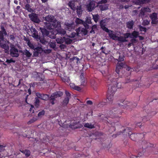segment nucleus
Masks as SVG:
<instances>
[{
  "mask_svg": "<svg viewBox=\"0 0 158 158\" xmlns=\"http://www.w3.org/2000/svg\"><path fill=\"white\" fill-rule=\"evenodd\" d=\"M145 143V141H143L142 142V144L143 145V147H142V149H140L138 151V155L139 156H141L143 155L144 154V151L145 150V147L148 148H150L148 149L149 150H153L155 149L154 148H150L153 147L154 144H151L149 143L146 142L145 144H144Z\"/></svg>",
  "mask_w": 158,
  "mask_h": 158,
  "instance_id": "7ed1b4c3",
  "label": "nucleus"
},
{
  "mask_svg": "<svg viewBox=\"0 0 158 158\" xmlns=\"http://www.w3.org/2000/svg\"><path fill=\"white\" fill-rule=\"evenodd\" d=\"M77 36H81L87 35L88 31L87 30L84 28L79 27L76 31Z\"/></svg>",
  "mask_w": 158,
  "mask_h": 158,
  "instance_id": "1a4fd4ad",
  "label": "nucleus"
},
{
  "mask_svg": "<svg viewBox=\"0 0 158 158\" xmlns=\"http://www.w3.org/2000/svg\"><path fill=\"white\" fill-rule=\"evenodd\" d=\"M63 93L62 92L58 91L53 93L51 95L50 98L51 100H55L56 98L62 96Z\"/></svg>",
  "mask_w": 158,
  "mask_h": 158,
  "instance_id": "4468645a",
  "label": "nucleus"
},
{
  "mask_svg": "<svg viewBox=\"0 0 158 158\" xmlns=\"http://www.w3.org/2000/svg\"><path fill=\"white\" fill-rule=\"evenodd\" d=\"M15 60H13L12 59H11L10 60H7L6 61V62H7L8 63H10L12 62L15 63Z\"/></svg>",
  "mask_w": 158,
  "mask_h": 158,
  "instance_id": "0e129e2a",
  "label": "nucleus"
},
{
  "mask_svg": "<svg viewBox=\"0 0 158 158\" xmlns=\"http://www.w3.org/2000/svg\"><path fill=\"white\" fill-rule=\"evenodd\" d=\"M69 6L73 10L76 9V6L75 4V2L74 1H70L68 3Z\"/></svg>",
  "mask_w": 158,
  "mask_h": 158,
  "instance_id": "5701e85b",
  "label": "nucleus"
},
{
  "mask_svg": "<svg viewBox=\"0 0 158 158\" xmlns=\"http://www.w3.org/2000/svg\"><path fill=\"white\" fill-rule=\"evenodd\" d=\"M21 152L24 153L26 157H28L30 155L31 152L30 151L28 150H25L21 151Z\"/></svg>",
  "mask_w": 158,
  "mask_h": 158,
  "instance_id": "473e14b6",
  "label": "nucleus"
},
{
  "mask_svg": "<svg viewBox=\"0 0 158 158\" xmlns=\"http://www.w3.org/2000/svg\"><path fill=\"white\" fill-rule=\"evenodd\" d=\"M61 25L59 21H57V20L54 23H50V24L48 23L46 25V28L49 30H52L54 29V28H56L58 29L60 28Z\"/></svg>",
  "mask_w": 158,
  "mask_h": 158,
  "instance_id": "20e7f679",
  "label": "nucleus"
},
{
  "mask_svg": "<svg viewBox=\"0 0 158 158\" xmlns=\"http://www.w3.org/2000/svg\"><path fill=\"white\" fill-rule=\"evenodd\" d=\"M84 126L85 127L91 129L94 128L95 127L94 125L88 123H85Z\"/></svg>",
  "mask_w": 158,
  "mask_h": 158,
  "instance_id": "e433bc0d",
  "label": "nucleus"
},
{
  "mask_svg": "<svg viewBox=\"0 0 158 158\" xmlns=\"http://www.w3.org/2000/svg\"><path fill=\"white\" fill-rule=\"evenodd\" d=\"M10 54L12 57H18L19 56L18 50L12 44L10 45Z\"/></svg>",
  "mask_w": 158,
  "mask_h": 158,
  "instance_id": "39448f33",
  "label": "nucleus"
},
{
  "mask_svg": "<svg viewBox=\"0 0 158 158\" xmlns=\"http://www.w3.org/2000/svg\"><path fill=\"white\" fill-rule=\"evenodd\" d=\"M151 10L149 8L143 7L141 8L140 12L139 15L141 16H143L147 12H150Z\"/></svg>",
  "mask_w": 158,
  "mask_h": 158,
  "instance_id": "f3484780",
  "label": "nucleus"
},
{
  "mask_svg": "<svg viewBox=\"0 0 158 158\" xmlns=\"http://www.w3.org/2000/svg\"><path fill=\"white\" fill-rule=\"evenodd\" d=\"M43 18L44 20L47 21V22L44 23L46 27V25L47 24H50V23H52L55 22L56 21V19L54 17L51 15H48L45 17H43Z\"/></svg>",
  "mask_w": 158,
  "mask_h": 158,
  "instance_id": "0eeeda50",
  "label": "nucleus"
},
{
  "mask_svg": "<svg viewBox=\"0 0 158 158\" xmlns=\"http://www.w3.org/2000/svg\"><path fill=\"white\" fill-rule=\"evenodd\" d=\"M41 31L44 36H48L49 34V32L44 28H40Z\"/></svg>",
  "mask_w": 158,
  "mask_h": 158,
  "instance_id": "c85d7f7f",
  "label": "nucleus"
},
{
  "mask_svg": "<svg viewBox=\"0 0 158 158\" xmlns=\"http://www.w3.org/2000/svg\"><path fill=\"white\" fill-rule=\"evenodd\" d=\"M77 13L78 14V15H80L82 14V11L81 9L80 8H77Z\"/></svg>",
  "mask_w": 158,
  "mask_h": 158,
  "instance_id": "052dcab7",
  "label": "nucleus"
},
{
  "mask_svg": "<svg viewBox=\"0 0 158 158\" xmlns=\"http://www.w3.org/2000/svg\"><path fill=\"white\" fill-rule=\"evenodd\" d=\"M57 43L58 44H61L63 42V40L60 38H57L56 40Z\"/></svg>",
  "mask_w": 158,
  "mask_h": 158,
  "instance_id": "5fc2aeb1",
  "label": "nucleus"
},
{
  "mask_svg": "<svg viewBox=\"0 0 158 158\" xmlns=\"http://www.w3.org/2000/svg\"><path fill=\"white\" fill-rule=\"evenodd\" d=\"M114 93L109 90V93L107 97V102L109 103H112L114 99Z\"/></svg>",
  "mask_w": 158,
  "mask_h": 158,
  "instance_id": "a211bd4d",
  "label": "nucleus"
},
{
  "mask_svg": "<svg viewBox=\"0 0 158 158\" xmlns=\"http://www.w3.org/2000/svg\"><path fill=\"white\" fill-rule=\"evenodd\" d=\"M124 35L125 37H124L126 38H126H128L130 37L131 38V33H126L124 34Z\"/></svg>",
  "mask_w": 158,
  "mask_h": 158,
  "instance_id": "603ef678",
  "label": "nucleus"
},
{
  "mask_svg": "<svg viewBox=\"0 0 158 158\" xmlns=\"http://www.w3.org/2000/svg\"><path fill=\"white\" fill-rule=\"evenodd\" d=\"M60 125L61 126L65 128H68L69 127V125L66 124H63L62 125H61L60 124Z\"/></svg>",
  "mask_w": 158,
  "mask_h": 158,
  "instance_id": "69168bd1",
  "label": "nucleus"
},
{
  "mask_svg": "<svg viewBox=\"0 0 158 158\" xmlns=\"http://www.w3.org/2000/svg\"><path fill=\"white\" fill-rule=\"evenodd\" d=\"M76 35H77V33L75 32H73L69 35V37L71 38H74Z\"/></svg>",
  "mask_w": 158,
  "mask_h": 158,
  "instance_id": "e2e57ef3",
  "label": "nucleus"
},
{
  "mask_svg": "<svg viewBox=\"0 0 158 158\" xmlns=\"http://www.w3.org/2000/svg\"><path fill=\"white\" fill-rule=\"evenodd\" d=\"M49 46L51 48H52L53 49H54L55 48L56 46V42L55 41H50L49 43Z\"/></svg>",
  "mask_w": 158,
  "mask_h": 158,
  "instance_id": "2f4dec72",
  "label": "nucleus"
},
{
  "mask_svg": "<svg viewBox=\"0 0 158 158\" xmlns=\"http://www.w3.org/2000/svg\"><path fill=\"white\" fill-rule=\"evenodd\" d=\"M23 54L26 55V56L28 57H30L31 55V54L27 49H25L24 50V52L23 53Z\"/></svg>",
  "mask_w": 158,
  "mask_h": 158,
  "instance_id": "4c0bfd02",
  "label": "nucleus"
},
{
  "mask_svg": "<svg viewBox=\"0 0 158 158\" xmlns=\"http://www.w3.org/2000/svg\"><path fill=\"white\" fill-rule=\"evenodd\" d=\"M38 118L37 117H33L32 119H31L30 121H29L28 122V124H30L31 123H33L35 121L38 119Z\"/></svg>",
  "mask_w": 158,
  "mask_h": 158,
  "instance_id": "49530a36",
  "label": "nucleus"
},
{
  "mask_svg": "<svg viewBox=\"0 0 158 158\" xmlns=\"http://www.w3.org/2000/svg\"><path fill=\"white\" fill-rule=\"evenodd\" d=\"M139 29L141 31H143L144 32H146V28L144 27H143L140 26L139 27Z\"/></svg>",
  "mask_w": 158,
  "mask_h": 158,
  "instance_id": "680f3d73",
  "label": "nucleus"
},
{
  "mask_svg": "<svg viewBox=\"0 0 158 158\" xmlns=\"http://www.w3.org/2000/svg\"><path fill=\"white\" fill-rule=\"evenodd\" d=\"M6 146L0 144V152L3 151L4 150V148Z\"/></svg>",
  "mask_w": 158,
  "mask_h": 158,
  "instance_id": "4d7b16f0",
  "label": "nucleus"
},
{
  "mask_svg": "<svg viewBox=\"0 0 158 158\" xmlns=\"http://www.w3.org/2000/svg\"><path fill=\"white\" fill-rule=\"evenodd\" d=\"M35 94L38 98H40L42 100H46L48 98L49 96L47 94H40L39 93H37Z\"/></svg>",
  "mask_w": 158,
  "mask_h": 158,
  "instance_id": "6ab92c4d",
  "label": "nucleus"
},
{
  "mask_svg": "<svg viewBox=\"0 0 158 158\" xmlns=\"http://www.w3.org/2000/svg\"><path fill=\"white\" fill-rule=\"evenodd\" d=\"M25 9L29 12H32L33 10L31 8L30 6L28 4H27L25 6Z\"/></svg>",
  "mask_w": 158,
  "mask_h": 158,
  "instance_id": "c9c22d12",
  "label": "nucleus"
},
{
  "mask_svg": "<svg viewBox=\"0 0 158 158\" xmlns=\"http://www.w3.org/2000/svg\"><path fill=\"white\" fill-rule=\"evenodd\" d=\"M151 10L149 8L143 7L141 8L140 12L139 15L141 16H143L147 12H150Z\"/></svg>",
  "mask_w": 158,
  "mask_h": 158,
  "instance_id": "dca6fc26",
  "label": "nucleus"
},
{
  "mask_svg": "<svg viewBox=\"0 0 158 158\" xmlns=\"http://www.w3.org/2000/svg\"><path fill=\"white\" fill-rule=\"evenodd\" d=\"M69 127L72 129H75L78 128L79 127L76 123H73L69 125Z\"/></svg>",
  "mask_w": 158,
  "mask_h": 158,
  "instance_id": "f704fd0d",
  "label": "nucleus"
},
{
  "mask_svg": "<svg viewBox=\"0 0 158 158\" xmlns=\"http://www.w3.org/2000/svg\"><path fill=\"white\" fill-rule=\"evenodd\" d=\"M65 94L66 95V97L68 98L69 99L71 98V95L70 93L67 91H65Z\"/></svg>",
  "mask_w": 158,
  "mask_h": 158,
  "instance_id": "6e6d98bb",
  "label": "nucleus"
},
{
  "mask_svg": "<svg viewBox=\"0 0 158 158\" xmlns=\"http://www.w3.org/2000/svg\"><path fill=\"white\" fill-rule=\"evenodd\" d=\"M85 23L88 24H91L92 23L90 18L87 17L86 18Z\"/></svg>",
  "mask_w": 158,
  "mask_h": 158,
  "instance_id": "09e8293b",
  "label": "nucleus"
},
{
  "mask_svg": "<svg viewBox=\"0 0 158 158\" xmlns=\"http://www.w3.org/2000/svg\"><path fill=\"white\" fill-rule=\"evenodd\" d=\"M122 68H123L122 67H120L119 66H118V65H117V66H116V70H115V71H116V72L118 74H119V71H120V70L122 69Z\"/></svg>",
  "mask_w": 158,
  "mask_h": 158,
  "instance_id": "a18cd8bd",
  "label": "nucleus"
},
{
  "mask_svg": "<svg viewBox=\"0 0 158 158\" xmlns=\"http://www.w3.org/2000/svg\"><path fill=\"white\" fill-rule=\"evenodd\" d=\"M84 74L83 73H81L80 76V77L81 81V85H83L85 82L84 78Z\"/></svg>",
  "mask_w": 158,
  "mask_h": 158,
  "instance_id": "79ce46f5",
  "label": "nucleus"
},
{
  "mask_svg": "<svg viewBox=\"0 0 158 158\" xmlns=\"http://www.w3.org/2000/svg\"><path fill=\"white\" fill-rule=\"evenodd\" d=\"M141 0H132V2L136 4H139Z\"/></svg>",
  "mask_w": 158,
  "mask_h": 158,
  "instance_id": "338daca9",
  "label": "nucleus"
},
{
  "mask_svg": "<svg viewBox=\"0 0 158 158\" xmlns=\"http://www.w3.org/2000/svg\"><path fill=\"white\" fill-rule=\"evenodd\" d=\"M131 129L129 127L124 128L123 129H122V131H119L118 132V133L116 135H121V133H122L123 134V135H125L126 136V137H128L130 138L129 137L130 136V135H131L132 134H133L131 133Z\"/></svg>",
  "mask_w": 158,
  "mask_h": 158,
  "instance_id": "423d86ee",
  "label": "nucleus"
},
{
  "mask_svg": "<svg viewBox=\"0 0 158 158\" xmlns=\"http://www.w3.org/2000/svg\"><path fill=\"white\" fill-rule=\"evenodd\" d=\"M57 31L58 33L60 34H61L63 35H64L66 33V31L63 29L59 28L57 29Z\"/></svg>",
  "mask_w": 158,
  "mask_h": 158,
  "instance_id": "72a5a7b5",
  "label": "nucleus"
},
{
  "mask_svg": "<svg viewBox=\"0 0 158 158\" xmlns=\"http://www.w3.org/2000/svg\"><path fill=\"white\" fill-rule=\"evenodd\" d=\"M9 38L11 40H12L13 41H14L15 39V37L13 35H10Z\"/></svg>",
  "mask_w": 158,
  "mask_h": 158,
  "instance_id": "774afa93",
  "label": "nucleus"
},
{
  "mask_svg": "<svg viewBox=\"0 0 158 158\" xmlns=\"http://www.w3.org/2000/svg\"><path fill=\"white\" fill-rule=\"evenodd\" d=\"M34 50L37 51L40 53H41L43 51L42 48L40 47L35 48Z\"/></svg>",
  "mask_w": 158,
  "mask_h": 158,
  "instance_id": "c03bdc74",
  "label": "nucleus"
},
{
  "mask_svg": "<svg viewBox=\"0 0 158 158\" xmlns=\"http://www.w3.org/2000/svg\"><path fill=\"white\" fill-rule=\"evenodd\" d=\"M118 110L117 109V108H114L112 110V112L113 113H114L113 114V115H114V114H117L115 115V117H118L119 116V115L118 114H120L121 112L119 110Z\"/></svg>",
  "mask_w": 158,
  "mask_h": 158,
  "instance_id": "a878e982",
  "label": "nucleus"
},
{
  "mask_svg": "<svg viewBox=\"0 0 158 158\" xmlns=\"http://www.w3.org/2000/svg\"><path fill=\"white\" fill-rule=\"evenodd\" d=\"M139 34V32L136 31H134L132 33H131V38H136L138 37Z\"/></svg>",
  "mask_w": 158,
  "mask_h": 158,
  "instance_id": "c756f323",
  "label": "nucleus"
},
{
  "mask_svg": "<svg viewBox=\"0 0 158 158\" xmlns=\"http://www.w3.org/2000/svg\"><path fill=\"white\" fill-rule=\"evenodd\" d=\"M109 20V19H106L101 20L100 22V24L101 27L105 31H108L109 29L106 27L105 23L108 22Z\"/></svg>",
  "mask_w": 158,
  "mask_h": 158,
  "instance_id": "9b49d317",
  "label": "nucleus"
},
{
  "mask_svg": "<svg viewBox=\"0 0 158 158\" xmlns=\"http://www.w3.org/2000/svg\"><path fill=\"white\" fill-rule=\"evenodd\" d=\"M1 29L0 31V47L5 50V53H7L9 52V46L4 40V36L7 35V33L3 26H1Z\"/></svg>",
  "mask_w": 158,
  "mask_h": 158,
  "instance_id": "f257e3e1",
  "label": "nucleus"
},
{
  "mask_svg": "<svg viewBox=\"0 0 158 158\" xmlns=\"http://www.w3.org/2000/svg\"><path fill=\"white\" fill-rule=\"evenodd\" d=\"M117 55L119 57L118 59H116V60L118 62H121L124 60V56L123 55H121L120 53H117Z\"/></svg>",
  "mask_w": 158,
  "mask_h": 158,
  "instance_id": "bb28decb",
  "label": "nucleus"
},
{
  "mask_svg": "<svg viewBox=\"0 0 158 158\" xmlns=\"http://www.w3.org/2000/svg\"><path fill=\"white\" fill-rule=\"evenodd\" d=\"M134 24V22L132 20L129 21L127 23V27L130 29H132Z\"/></svg>",
  "mask_w": 158,
  "mask_h": 158,
  "instance_id": "393cba45",
  "label": "nucleus"
},
{
  "mask_svg": "<svg viewBox=\"0 0 158 158\" xmlns=\"http://www.w3.org/2000/svg\"><path fill=\"white\" fill-rule=\"evenodd\" d=\"M123 103L124 106L126 108H127V109H132L137 105V103L136 102L132 104V103L127 101H123Z\"/></svg>",
  "mask_w": 158,
  "mask_h": 158,
  "instance_id": "9d476101",
  "label": "nucleus"
},
{
  "mask_svg": "<svg viewBox=\"0 0 158 158\" xmlns=\"http://www.w3.org/2000/svg\"><path fill=\"white\" fill-rule=\"evenodd\" d=\"M116 40H118L120 42H125L127 41V40L126 39V38L122 36H118Z\"/></svg>",
  "mask_w": 158,
  "mask_h": 158,
  "instance_id": "cd10ccee",
  "label": "nucleus"
},
{
  "mask_svg": "<svg viewBox=\"0 0 158 158\" xmlns=\"http://www.w3.org/2000/svg\"><path fill=\"white\" fill-rule=\"evenodd\" d=\"M149 23V22L148 20H145L143 21V24L145 25H147Z\"/></svg>",
  "mask_w": 158,
  "mask_h": 158,
  "instance_id": "13d9d810",
  "label": "nucleus"
},
{
  "mask_svg": "<svg viewBox=\"0 0 158 158\" xmlns=\"http://www.w3.org/2000/svg\"><path fill=\"white\" fill-rule=\"evenodd\" d=\"M28 16L31 20L34 22L39 23L40 21L37 15L35 14L32 13L29 15Z\"/></svg>",
  "mask_w": 158,
  "mask_h": 158,
  "instance_id": "f8f14e48",
  "label": "nucleus"
},
{
  "mask_svg": "<svg viewBox=\"0 0 158 158\" xmlns=\"http://www.w3.org/2000/svg\"><path fill=\"white\" fill-rule=\"evenodd\" d=\"M144 134L143 133L140 134H132L131 135H130V137H140V138H143L145 137L144 136Z\"/></svg>",
  "mask_w": 158,
  "mask_h": 158,
  "instance_id": "b1692460",
  "label": "nucleus"
},
{
  "mask_svg": "<svg viewBox=\"0 0 158 158\" xmlns=\"http://www.w3.org/2000/svg\"><path fill=\"white\" fill-rule=\"evenodd\" d=\"M69 99L68 98H65L62 102V106H66L69 102Z\"/></svg>",
  "mask_w": 158,
  "mask_h": 158,
  "instance_id": "7c9ffc66",
  "label": "nucleus"
},
{
  "mask_svg": "<svg viewBox=\"0 0 158 158\" xmlns=\"http://www.w3.org/2000/svg\"><path fill=\"white\" fill-rule=\"evenodd\" d=\"M100 9L101 10H104L108 9V6L106 5H102L100 6Z\"/></svg>",
  "mask_w": 158,
  "mask_h": 158,
  "instance_id": "37998d69",
  "label": "nucleus"
},
{
  "mask_svg": "<svg viewBox=\"0 0 158 158\" xmlns=\"http://www.w3.org/2000/svg\"><path fill=\"white\" fill-rule=\"evenodd\" d=\"M87 23H85V22H84L83 23V25L84 26V27H85V28L87 30V29H88L89 28V26L87 24Z\"/></svg>",
  "mask_w": 158,
  "mask_h": 158,
  "instance_id": "864d4df0",
  "label": "nucleus"
},
{
  "mask_svg": "<svg viewBox=\"0 0 158 158\" xmlns=\"http://www.w3.org/2000/svg\"><path fill=\"white\" fill-rule=\"evenodd\" d=\"M64 25L65 29L67 30L70 31L74 29V24L73 23H65Z\"/></svg>",
  "mask_w": 158,
  "mask_h": 158,
  "instance_id": "aec40b11",
  "label": "nucleus"
},
{
  "mask_svg": "<svg viewBox=\"0 0 158 158\" xmlns=\"http://www.w3.org/2000/svg\"><path fill=\"white\" fill-rule=\"evenodd\" d=\"M95 1L92 0L87 5V10L89 11H92L95 8Z\"/></svg>",
  "mask_w": 158,
  "mask_h": 158,
  "instance_id": "2eb2a0df",
  "label": "nucleus"
},
{
  "mask_svg": "<svg viewBox=\"0 0 158 158\" xmlns=\"http://www.w3.org/2000/svg\"><path fill=\"white\" fill-rule=\"evenodd\" d=\"M106 32L108 33L111 39L116 40L118 36L114 33L113 31L109 30L108 31Z\"/></svg>",
  "mask_w": 158,
  "mask_h": 158,
  "instance_id": "4be33fe9",
  "label": "nucleus"
},
{
  "mask_svg": "<svg viewBox=\"0 0 158 158\" xmlns=\"http://www.w3.org/2000/svg\"><path fill=\"white\" fill-rule=\"evenodd\" d=\"M39 40H40V42L43 44H46L47 43V42L44 39H40L39 38Z\"/></svg>",
  "mask_w": 158,
  "mask_h": 158,
  "instance_id": "bf43d9fd",
  "label": "nucleus"
},
{
  "mask_svg": "<svg viewBox=\"0 0 158 158\" xmlns=\"http://www.w3.org/2000/svg\"><path fill=\"white\" fill-rule=\"evenodd\" d=\"M74 61V62H76L77 63H78L79 60V59L76 56H74L72 59Z\"/></svg>",
  "mask_w": 158,
  "mask_h": 158,
  "instance_id": "3c124183",
  "label": "nucleus"
},
{
  "mask_svg": "<svg viewBox=\"0 0 158 158\" xmlns=\"http://www.w3.org/2000/svg\"><path fill=\"white\" fill-rule=\"evenodd\" d=\"M75 23L77 24H82L84 21L80 19L77 18L75 20Z\"/></svg>",
  "mask_w": 158,
  "mask_h": 158,
  "instance_id": "ea45409f",
  "label": "nucleus"
},
{
  "mask_svg": "<svg viewBox=\"0 0 158 158\" xmlns=\"http://www.w3.org/2000/svg\"><path fill=\"white\" fill-rule=\"evenodd\" d=\"M107 83L109 85H111L110 87L108 88V90L110 92L114 93L116 90V88H120L121 87L120 83H118L117 79L110 77L108 79Z\"/></svg>",
  "mask_w": 158,
  "mask_h": 158,
  "instance_id": "f03ea898",
  "label": "nucleus"
},
{
  "mask_svg": "<svg viewBox=\"0 0 158 158\" xmlns=\"http://www.w3.org/2000/svg\"><path fill=\"white\" fill-rule=\"evenodd\" d=\"M106 32L108 33L111 39L116 40L118 36L114 33L113 31L109 30L108 31Z\"/></svg>",
  "mask_w": 158,
  "mask_h": 158,
  "instance_id": "412c9836",
  "label": "nucleus"
},
{
  "mask_svg": "<svg viewBox=\"0 0 158 158\" xmlns=\"http://www.w3.org/2000/svg\"><path fill=\"white\" fill-rule=\"evenodd\" d=\"M27 45L29 46V47L30 48H31L34 50L35 47L33 45V44L31 43L28 40L27 42Z\"/></svg>",
  "mask_w": 158,
  "mask_h": 158,
  "instance_id": "a19ab883",
  "label": "nucleus"
},
{
  "mask_svg": "<svg viewBox=\"0 0 158 158\" xmlns=\"http://www.w3.org/2000/svg\"><path fill=\"white\" fill-rule=\"evenodd\" d=\"M45 113V112L44 110H42L39 112L38 114V117H41L43 116Z\"/></svg>",
  "mask_w": 158,
  "mask_h": 158,
  "instance_id": "de8ad7c7",
  "label": "nucleus"
},
{
  "mask_svg": "<svg viewBox=\"0 0 158 158\" xmlns=\"http://www.w3.org/2000/svg\"><path fill=\"white\" fill-rule=\"evenodd\" d=\"M150 0H141L140 1V3L139 4H143L144 3H148L150 2Z\"/></svg>",
  "mask_w": 158,
  "mask_h": 158,
  "instance_id": "8fccbe9b",
  "label": "nucleus"
},
{
  "mask_svg": "<svg viewBox=\"0 0 158 158\" xmlns=\"http://www.w3.org/2000/svg\"><path fill=\"white\" fill-rule=\"evenodd\" d=\"M30 31L31 33V35L37 41H38L39 39V36L38 35L37 31L33 27L31 28Z\"/></svg>",
  "mask_w": 158,
  "mask_h": 158,
  "instance_id": "ddd939ff",
  "label": "nucleus"
},
{
  "mask_svg": "<svg viewBox=\"0 0 158 158\" xmlns=\"http://www.w3.org/2000/svg\"><path fill=\"white\" fill-rule=\"evenodd\" d=\"M93 19L94 21L97 23L99 19V15L98 14L93 15Z\"/></svg>",
  "mask_w": 158,
  "mask_h": 158,
  "instance_id": "58836bf2",
  "label": "nucleus"
},
{
  "mask_svg": "<svg viewBox=\"0 0 158 158\" xmlns=\"http://www.w3.org/2000/svg\"><path fill=\"white\" fill-rule=\"evenodd\" d=\"M149 17L151 20L152 25H155L158 24V17L157 13H152L150 15Z\"/></svg>",
  "mask_w": 158,
  "mask_h": 158,
  "instance_id": "6e6552de",
  "label": "nucleus"
}]
</instances>
